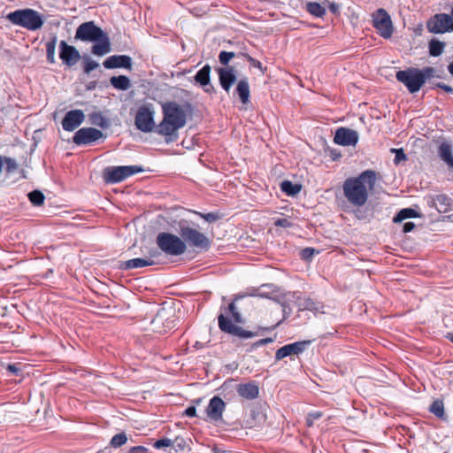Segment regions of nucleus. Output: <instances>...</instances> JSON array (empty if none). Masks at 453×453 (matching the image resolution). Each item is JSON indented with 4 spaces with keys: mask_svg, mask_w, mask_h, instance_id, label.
<instances>
[{
    "mask_svg": "<svg viewBox=\"0 0 453 453\" xmlns=\"http://www.w3.org/2000/svg\"><path fill=\"white\" fill-rule=\"evenodd\" d=\"M376 181L377 173L373 170H365L357 177L348 178L342 185L344 196L350 204L361 207L368 200V189H373Z\"/></svg>",
    "mask_w": 453,
    "mask_h": 453,
    "instance_id": "f257e3e1",
    "label": "nucleus"
},
{
    "mask_svg": "<svg viewBox=\"0 0 453 453\" xmlns=\"http://www.w3.org/2000/svg\"><path fill=\"white\" fill-rule=\"evenodd\" d=\"M74 39L83 42H92L91 53L95 56H104L111 51L109 35L94 21H86L78 26Z\"/></svg>",
    "mask_w": 453,
    "mask_h": 453,
    "instance_id": "f03ea898",
    "label": "nucleus"
},
{
    "mask_svg": "<svg viewBox=\"0 0 453 453\" xmlns=\"http://www.w3.org/2000/svg\"><path fill=\"white\" fill-rule=\"evenodd\" d=\"M232 319L236 324H243L245 319L237 310L234 301L231 302L227 308H225V313L221 312L218 316V325L221 332L242 339H249L257 335L256 332L245 330L242 327L233 324Z\"/></svg>",
    "mask_w": 453,
    "mask_h": 453,
    "instance_id": "7ed1b4c3",
    "label": "nucleus"
},
{
    "mask_svg": "<svg viewBox=\"0 0 453 453\" xmlns=\"http://www.w3.org/2000/svg\"><path fill=\"white\" fill-rule=\"evenodd\" d=\"M6 19L12 25L28 31H36L42 28L44 22L42 14L30 8L15 10L8 13Z\"/></svg>",
    "mask_w": 453,
    "mask_h": 453,
    "instance_id": "20e7f679",
    "label": "nucleus"
},
{
    "mask_svg": "<svg viewBox=\"0 0 453 453\" xmlns=\"http://www.w3.org/2000/svg\"><path fill=\"white\" fill-rule=\"evenodd\" d=\"M187 220L181 219L177 220L175 215L172 214V227H176L178 225L180 228V234L183 240L190 246L196 247L201 250H208L211 246V241L203 234L199 231L186 226Z\"/></svg>",
    "mask_w": 453,
    "mask_h": 453,
    "instance_id": "39448f33",
    "label": "nucleus"
},
{
    "mask_svg": "<svg viewBox=\"0 0 453 453\" xmlns=\"http://www.w3.org/2000/svg\"><path fill=\"white\" fill-rule=\"evenodd\" d=\"M142 171L139 165L110 166L104 171V180L110 184L119 183Z\"/></svg>",
    "mask_w": 453,
    "mask_h": 453,
    "instance_id": "423d86ee",
    "label": "nucleus"
},
{
    "mask_svg": "<svg viewBox=\"0 0 453 453\" xmlns=\"http://www.w3.org/2000/svg\"><path fill=\"white\" fill-rule=\"evenodd\" d=\"M419 68L409 67L396 72L395 78L403 83L411 94L419 91L424 85Z\"/></svg>",
    "mask_w": 453,
    "mask_h": 453,
    "instance_id": "0eeeda50",
    "label": "nucleus"
},
{
    "mask_svg": "<svg viewBox=\"0 0 453 453\" xmlns=\"http://www.w3.org/2000/svg\"><path fill=\"white\" fill-rule=\"evenodd\" d=\"M193 106L190 103L178 104L172 102V142H173L174 131L183 127L188 117L193 114Z\"/></svg>",
    "mask_w": 453,
    "mask_h": 453,
    "instance_id": "6e6552de",
    "label": "nucleus"
},
{
    "mask_svg": "<svg viewBox=\"0 0 453 453\" xmlns=\"http://www.w3.org/2000/svg\"><path fill=\"white\" fill-rule=\"evenodd\" d=\"M372 25L381 37L388 39L392 36V20L385 9L380 8L372 14Z\"/></svg>",
    "mask_w": 453,
    "mask_h": 453,
    "instance_id": "1a4fd4ad",
    "label": "nucleus"
},
{
    "mask_svg": "<svg viewBox=\"0 0 453 453\" xmlns=\"http://www.w3.org/2000/svg\"><path fill=\"white\" fill-rule=\"evenodd\" d=\"M134 123L137 129L142 132L148 133L152 131L155 123L154 110L151 104H144L137 110Z\"/></svg>",
    "mask_w": 453,
    "mask_h": 453,
    "instance_id": "9d476101",
    "label": "nucleus"
},
{
    "mask_svg": "<svg viewBox=\"0 0 453 453\" xmlns=\"http://www.w3.org/2000/svg\"><path fill=\"white\" fill-rule=\"evenodd\" d=\"M451 16L447 13H437L426 21V29L432 34L452 32L450 27Z\"/></svg>",
    "mask_w": 453,
    "mask_h": 453,
    "instance_id": "9b49d317",
    "label": "nucleus"
},
{
    "mask_svg": "<svg viewBox=\"0 0 453 453\" xmlns=\"http://www.w3.org/2000/svg\"><path fill=\"white\" fill-rule=\"evenodd\" d=\"M311 344V341H299L293 343L286 344L280 349H278L275 352V360L280 361L287 357H289L290 359H293V356H299L303 353L308 347Z\"/></svg>",
    "mask_w": 453,
    "mask_h": 453,
    "instance_id": "f8f14e48",
    "label": "nucleus"
},
{
    "mask_svg": "<svg viewBox=\"0 0 453 453\" xmlns=\"http://www.w3.org/2000/svg\"><path fill=\"white\" fill-rule=\"evenodd\" d=\"M58 47L59 58L65 66L72 67L81 60V56L74 46L69 45L65 41H60Z\"/></svg>",
    "mask_w": 453,
    "mask_h": 453,
    "instance_id": "ddd939ff",
    "label": "nucleus"
},
{
    "mask_svg": "<svg viewBox=\"0 0 453 453\" xmlns=\"http://www.w3.org/2000/svg\"><path fill=\"white\" fill-rule=\"evenodd\" d=\"M103 136V132L96 128L82 127L74 134L73 142L76 145H87L96 142Z\"/></svg>",
    "mask_w": 453,
    "mask_h": 453,
    "instance_id": "4468645a",
    "label": "nucleus"
},
{
    "mask_svg": "<svg viewBox=\"0 0 453 453\" xmlns=\"http://www.w3.org/2000/svg\"><path fill=\"white\" fill-rule=\"evenodd\" d=\"M358 138V133L356 130L342 127L335 131L334 142L342 146H355Z\"/></svg>",
    "mask_w": 453,
    "mask_h": 453,
    "instance_id": "2eb2a0df",
    "label": "nucleus"
},
{
    "mask_svg": "<svg viewBox=\"0 0 453 453\" xmlns=\"http://www.w3.org/2000/svg\"><path fill=\"white\" fill-rule=\"evenodd\" d=\"M85 119V114L81 110H72L65 113L62 119L64 130L72 132L75 130Z\"/></svg>",
    "mask_w": 453,
    "mask_h": 453,
    "instance_id": "dca6fc26",
    "label": "nucleus"
},
{
    "mask_svg": "<svg viewBox=\"0 0 453 453\" xmlns=\"http://www.w3.org/2000/svg\"><path fill=\"white\" fill-rule=\"evenodd\" d=\"M226 408L225 402L218 395L213 396L206 407V414L211 421L218 422L222 419Z\"/></svg>",
    "mask_w": 453,
    "mask_h": 453,
    "instance_id": "f3484780",
    "label": "nucleus"
},
{
    "mask_svg": "<svg viewBox=\"0 0 453 453\" xmlns=\"http://www.w3.org/2000/svg\"><path fill=\"white\" fill-rule=\"evenodd\" d=\"M221 88L228 93L233 84L236 81V74L234 66L219 67L216 69Z\"/></svg>",
    "mask_w": 453,
    "mask_h": 453,
    "instance_id": "a211bd4d",
    "label": "nucleus"
},
{
    "mask_svg": "<svg viewBox=\"0 0 453 453\" xmlns=\"http://www.w3.org/2000/svg\"><path fill=\"white\" fill-rule=\"evenodd\" d=\"M235 390L238 395L245 400H254L257 398L259 395V386L255 380L237 384Z\"/></svg>",
    "mask_w": 453,
    "mask_h": 453,
    "instance_id": "6ab92c4d",
    "label": "nucleus"
},
{
    "mask_svg": "<svg viewBox=\"0 0 453 453\" xmlns=\"http://www.w3.org/2000/svg\"><path fill=\"white\" fill-rule=\"evenodd\" d=\"M211 65L206 64L194 76V81L198 84L205 93H211L214 88L211 83Z\"/></svg>",
    "mask_w": 453,
    "mask_h": 453,
    "instance_id": "aec40b11",
    "label": "nucleus"
},
{
    "mask_svg": "<svg viewBox=\"0 0 453 453\" xmlns=\"http://www.w3.org/2000/svg\"><path fill=\"white\" fill-rule=\"evenodd\" d=\"M103 65L106 69L125 68L130 70L132 58L127 55H112L104 61Z\"/></svg>",
    "mask_w": 453,
    "mask_h": 453,
    "instance_id": "412c9836",
    "label": "nucleus"
},
{
    "mask_svg": "<svg viewBox=\"0 0 453 453\" xmlns=\"http://www.w3.org/2000/svg\"><path fill=\"white\" fill-rule=\"evenodd\" d=\"M164 118L159 126L157 127V133L165 135L166 142L170 141V102H165L162 105Z\"/></svg>",
    "mask_w": 453,
    "mask_h": 453,
    "instance_id": "4be33fe9",
    "label": "nucleus"
},
{
    "mask_svg": "<svg viewBox=\"0 0 453 453\" xmlns=\"http://www.w3.org/2000/svg\"><path fill=\"white\" fill-rule=\"evenodd\" d=\"M437 154L439 158L445 163L448 168L453 171V148L448 142H442L439 144Z\"/></svg>",
    "mask_w": 453,
    "mask_h": 453,
    "instance_id": "5701e85b",
    "label": "nucleus"
},
{
    "mask_svg": "<svg viewBox=\"0 0 453 453\" xmlns=\"http://www.w3.org/2000/svg\"><path fill=\"white\" fill-rule=\"evenodd\" d=\"M190 212H193L195 214H197L202 219H205L207 222H215L220 219V216L218 212H209V213H202L198 211H188L182 207H177V206H172V213H176L175 217L179 218L180 216H185L186 214H188Z\"/></svg>",
    "mask_w": 453,
    "mask_h": 453,
    "instance_id": "b1692460",
    "label": "nucleus"
},
{
    "mask_svg": "<svg viewBox=\"0 0 453 453\" xmlns=\"http://www.w3.org/2000/svg\"><path fill=\"white\" fill-rule=\"evenodd\" d=\"M298 306L302 310H307L312 311L314 314L325 313L324 304L310 297L298 298Z\"/></svg>",
    "mask_w": 453,
    "mask_h": 453,
    "instance_id": "393cba45",
    "label": "nucleus"
},
{
    "mask_svg": "<svg viewBox=\"0 0 453 453\" xmlns=\"http://www.w3.org/2000/svg\"><path fill=\"white\" fill-rule=\"evenodd\" d=\"M155 264V261L151 258H133L127 260L122 263L121 269L123 270H132L136 268H142L149 265H152Z\"/></svg>",
    "mask_w": 453,
    "mask_h": 453,
    "instance_id": "a878e982",
    "label": "nucleus"
},
{
    "mask_svg": "<svg viewBox=\"0 0 453 453\" xmlns=\"http://www.w3.org/2000/svg\"><path fill=\"white\" fill-rule=\"evenodd\" d=\"M235 92L243 104L249 103L250 92L248 78H242L237 82Z\"/></svg>",
    "mask_w": 453,
    "mask_h": 453,
    "instance_id": "bb28decb",
    "label": "nucleus"
},
{
    "mask_svg": "<svg viewBox=\"0 0 453 453\" xmlns=\"http://www.w3.org/2000/svg\"><path fill=\"white\" fill-rule=\"evenodd\" d=\"M111 85L119 90H127L131 87L130 79L125 75L112 76L110 79Z\"/></svg>",
    "mask_w": 453,
    "mask_h": 453,
    "instance_id": "cd10ccee",
    "label": "nucleus"
},
{
    "mask_svg": "<svg viewBox=\"0 0 453 453\" xmlns=\"http://www.w3.org/2000/svg\"><path fill=\"white\" fill-rule=\"evenodd\" d=\"M418 217H420V214L416 210L412 208H403L395 214V216L393 218V222L401 223L405 219Z\"/></svg>",
    "mask_w": 453,
    "mask_h": 453,
    "instance_id": "c85d7f7f",
    "label": "nucleus"
},
{
    "mask_svg": "<svg viewBox=\"0 0 453 453\" xmlns=\"http://www.w3.org/2000/svg\"><path fill=\"white\" fill-rule=\"evenodd\" d=\"M305 10L315 18H323L326 13V8L317 2H307L305 4Z\"/></svg>",
    "mask_w": 453,
    "mask_h": 453,
    "instance_id": "c756f323",
    "label": "nucleus"
},
{
    "mask_svg": "<svg viewBox=\"0 0 453 453\" xmlns=\"http://www.w3.org/2000/svg\"><path fill=\"white\" fill-rule=\"evenodd\" d=\"M434 200L437 203V211L441 213L448 212L453 203V200L446 194L437 195Z\"/></svg>",
    "mask_w": 453,
    "mask_h": 453,
    "instance_id": "7c9ffc66",
    "label": "nucleus"
},
{
    "mask_svg": "<svg viewBox=\"0 0 453 453\" xmlns=\"http://www.w3.org/2000/svg\"><path fill=\"white\" fill-rule=\"evenodd\" d=\"M446 44L445 42L433 38L428 42V51L430 56L432 57H439L441 56L445 48Z\"/></svg>",
    "mask_w": 453,
    "mask_h": 453,
    "instance_id": "2f4dec72",
    "label": "nucleus"
},
{
    "mask_svg": "<svg viewBox=\"0 0 453 453\" xmlns=\"http://www.w3.org/2000/svg\"><path fill=\"white\" fill-rule=\"evenodd\" d=\"M58 42L57 35H52L50 39L46 42V58L48 63L50 64H55L56 63V58H55V49Z\"/></svg>",
    "mask_w": 453,
    "mask_h": 453,
    "instance_id": "473e14b6",
    "label": "nucleus"
},
{
    "mask_svg": "<svg viewBox=\"0 0 453 453\" xmlns=\"http://www.w3.org/2000/svg\"><path fill=\"white\" fill-rule=\"evenodd\" d=\"M301 188L300 184L293 183L290 180H283L280 183L281 191L290 196L297 195L300 192Z\"/></svg>",
    "mask_w": 453,
    "mask_h": 453,
    "instance_id": "72a5a7b5",
    "label": "nucleus"
},
{
    "mask_svg": "<svg viewBox=\"0 0 453 453\" xmlns=\"http://www.w3.org/2000/svg\"><path fill=\"white\" fill-rule=\"evenodd\" d=\"M89 121L92 125L97 126L102 128H106L109 126V120L102 112L94 111L88 115Z\"/></svg>",
    "mask_w": 453,
    "mask_h": 453,
    "instance_id": "f704fd0d",
    "label": "nucleus"
},
{
    "mask_svg": "<svg viewBox=\"0 0 453 453\" xmlns=\"http://www.w3.org/2000/svg\"><path fill=\"white\" fill-rule=\"evenodd\" d=\"M186 250V244L180 238L172 234V256H178Z\"/></svg>",
    "mask_w": 453,
    "mask_h": 453,
    "instance_id": "c9c22d12",
    "label": "nucleus"
},
{
    "mask_svg": "<svg viewBox=\"0 0 453 453\" xmlns=\"http://www.w3.org/2000/svg\"><path fill=\"white\" fill-rule=\"evenodd\" d=\"M157 246L165 253H170V233H160L157 237Z\"/></svg>",
    "mask_w": 453,
    "mask_h": 453,
    "instance_id": "e433bc0d",
    "label": "nucleus"
},
{
    "mask_svg": "<svg viewBox=\"0 0 453 453\" xmlns=\"http://www.w3.org/2000/svg\"><path fill=\"white\" fill-rule=\"evenodd\" d=\"M429 411L437 418H444L445 417L444 404L441 400L434 401L429 407Z\"/></svg>",
    "mask_w": 453,
    "mask_h": 453,
    "instance_id": "4c0bfd02",
    "label": "nucleus"
},
{
    "mask_svg": "<svg viewBox=\"0 0 453 453\" xmlns=\"http://www.w3.org/2000/svg\"><path fill=\"white\" fill-rule=\"evenodd\" d=\"M29 201L35 206L42 205L44 202V195L39 190H33L28 194Z\"/></svg>",
    "mask_w": 453,
    "mask_h": 453,
    "instance_id": "58836bf2",
    "label": "nucleus"
},
{
    "mask_svg": "<svg viewBox=\"0 0 453 453\" xmlns=\"http://www.w3.org/2000/svg\"><path fill=\"white\" fill-rule=\"evenodd\" d=\"M172 449H173L175 451H184L186 449H189L186 440L180 436L175 437V439L172 441Z\"/></svg>",
    "mask_w": 453,
    "mask_h": 453,
    "instance_id": "ea45409f",
    "label": "nucleus"
},
{
    "mask_svg": "<svg viewBox=\"0 0 453 453\" xmlns=\"http://www.w3.org/2000/svg\"><path fill=\"white\" fill-rule=\"evenodd\" d=\"M127 441V436L124 432H122V433L115 434L111 438L110 444L113 448H119L122 445H124Z\"/></svg>",
    "mask_w": 453,
    "mask_h": 453,
    "instance_id": "a19ab883",
    "label": "nucleus"
},
{
    "mask_svg": "<svg viewBox=\"0 0 453 453\" xmlns=\"http://www.w3.org/2000/svg\"><path fill=\"white\" fill-rule=\"evenodd\" d=\"M420 76L423 78V83L425 84L426 81L431 78L437 77L436 76V70L434 67L431 66H426L422 69H419Z\"/></svg>",
    "mask_w": 453,
    "mask_h": 453,
    "instance_id": "79ce46f5",
    "label": "nucleus"
},
{
    "mask_svg": "<svg viewBox=\"0 0 453 453\" xmlns=\"http://www.w3.org/2000/svg\"><path fill=\"white\" fill-rule=\"evenodd\" d=\"M83 72L89 74L93 70L99 66V64L88 57L83 58Z\"/></svg>",
    "mask_w": 453,
    "mask_h": 453,
    "instance_id": "37998d69",
    "label": "nucleus"
},
{
    "mask_svg": "<svg viewBox=\"0 0 453 453\" xmlns=\"http://www.w3.org/2000/svg\"><path fill=\"white\" fill-rule=\"evenodd\" d=\"M319 251L314 248H304L300 252V257L303 260L311 261L315 254H319Z\"/></svg>",
    "mask_w": 453,
    "mask_h": 453,
    "instance_id": "c03bdc74",
    "label": "nucleus"
},
{
    "mask_svg": "<svg viewBox=\"0 0 453 453\" xmlns=\"http://www.w3.org/2000/svg\"><path fill=\"white\" fill-rule=\"evenodd\" d=\"M250 417H251L252 420H250V419L246 420L247 427L255 426L257 422H260L264 418L263 414H261L260 412L256 411H250Z\"/></svg>",
    "mask_w": 453,
    "mask_h": 453,
    "instance_id": "a18cd8bd",
    "label": "nucleus"
},
{
    "mask_svg": "<svg viewBox=\"0 0 453 453\" xmlns=\"http://www.w3.org/2000/svg\"><path fill=\"white\" fill-rule=\"evenodd\" d=\"M235 57L233 51H221L219 55V63L223 65H227L229 61Z\"/></svg>",
    "mask_w": 453,
    "mask_h": 453,
    "instance_id": "49530a36",
    "label": "nucleus"
},
{
    "mask_svg": "<svg viewBox=\"0 0 453 453\" xmlns=\"http://www.w3.org/2000/svg\"><path fill=\"white\" fill-rule=\"evenodd\" d=\"M391 152L395 154L394 164L398 165L400 162L407 159L406 154L403 150L401 149H391Z\"/></svg>",
    "mask_w": 453,
    "mask_h": 453,
    "instance_id": "de8ad7c7",
    "label": "nucleus"
},
{
    "mask_svg": "<svg viewBox=\"0 0 453 453\" xmlns=\"http://www.w3.org/2000/svg\"><path fill=\"white\" fill-rule=\"evenodd\" d=\"M3 161L7 173H12L18 168V165L13 158L4 157Z\"/></svg>",
    "mask_w": 453,
    "mask_h": 453,
    "instance_id": "09e8293b",
    "label": "nucleus"
},
{
    "mask_svg": "<svg viewBox=\"0 0 453 453\" xmlns=\"http://www.w3.org/2000/svg\"><path fill=\"white\" fill-rule=\"evenodd\" d=\"M274 225L282 228H289L293 226V223L287 218H280L274 221Z\"/></svg>",
    "mask_w": 453,
    "mask_h": 453,
    "instance_id": "8fccbe9b",
    "label": "nucleus"
},
{
    "mask_svg": "<svg viewBox=\"0 0 453 453\" xmlns=\"http://www.w3.org/2000/svg\"><path fill=\"white\" fill-rule=\"evenodd\" d=\"M273 340L270 337L268 338H264V339H260L258 341H257L256 342L252 343V345L250 346V349L249 351H252L261 346H264V345H266V344H269L271 342H273Z\"/></svg>",
    "mask_w": 453,
    "mask_h": 453,
    "instance_id": "3c124183",
    "label": "nucleus"
},
{
    "mask_svg": "<svg viewBox=\"0 0 453 453\" xmlns=\"http://www.w3.org/2000/svg\"><path fill=\"white\" fill-rule=\"evenodd\" d=\"M153 446L156 449H161L163 447H170V439L164 438L161 440H157V441L154 442Z\"/></svg>",
    "mask_w": 453,
    "mask_h": 453,
    "instance_id": "603ef678",
    "label": "nucleus"
},
{
    "mask_svg": "<svg viewBox=\"0 0 453 453\" xmlns=\"http://www.w3.org/2000/svg\"><path fill=\"white\" fill-rule=\"evenodd\" d=\"M433 88H441V89L444 90L447 93H450V94L453 93V88L449 86V85H447V84H445V83H442V82L435 83Z\"/></svg>",
    "mask_w": 453,
    "mask_h": 453,
    "instance_id": "864d4df0",
    "label": "nucleus"
},
{
    "mask_svg": "<svg viewBox=\"0 0 453 453\" xmlns=\"http://www.w3.org/2000/svg\"><path fill=\"white\" fill-rule=\"evenodd\" d=\"M415 228V224L413 222L408 221L405 222L403 226V233H410Z\"/></svg>",
    "mask_w": 453,
    "mask_h": 453,
    "instance_id": "5fc2aeb1",
    "label": "nucleus"
},
{
    "mask_svg": "<svg viewBox=\"0 0 453 453\" xmlns=\"http://www.w3.org/2000/svg\"><path fill=\"white\" fill-rule=\"evenodd\" d=\"M328 9H329V11H330L333 14L337 15V14H339V13H340V11H339L340 7H339V5H338L336 3H334V2H333V3H328Z\"/></svg>",
    "mask_w": 453,
    "mask_h": 453,
    "instance_id": "6e6d98bb",
    "label": "nucleus"
},
{
    "mask_svg": "<svg viewBox=\"0 0 453 453\" xmlns=\"http://www.w3.org/2000/svg\"><path fill=\"white\" fill-rule=\"evenodd\" d=\"M147 450L143 446H134L129 449L128 453H145Z\"/></svg>",
    "mask_w": 453,
    "mask_h": 453,
    "instance_id": "4d7b16f0",
    "label": "nucleus"
},
{
    "mask_svg": "<svg viewBox=\"0 0 453 453\" xmlns=\"http://www.w3.org/2000/svg\"><path fill=\"white\" fill-rule=\"evenodd\" d=\"M196 409L195 406H189L184 411V414L188 417H195Z\"/></svg>",
    "mask_w": 453,
    "mask_h": 453,
    "instance_id": "13d9d810",
    "label": "nucleus"
},
{
    "mask_svg": "<svg viewBox=\"0 0 453 453\" xmlns=\"http://www.w3.org/2000/svg\"><path fill=\"white\" fill-rule=\"evenodd\" d=\"M248 61L250 62V65H252L254 67L256 68H259L261 69L262 68V64L260 61L258 60H256L255 58H253L252 57L250 56H248Z\"/></svg>",
    "mask_w": 453,
    "mask_h": 453,
    "instance_id": "bf43d9fd",
    "label": "nucleus"
},
{
    "mask_svg": "<svg viewBox=\"0 0 453 453\" xmlns=\"http://www.w3.org/2000/svg\"><path fill=\"white\" fill-rule=\"evenodd\" d=\"M329 155L333 160H337L342 157V154L338 152L336 150H329Z\"/></svg>",
    "mask_w": 453,
    "mask_h": 453,
    "instance_id": "052dcab7",
    "label": "nucleus"
},
{
    "mask_svg": "<svg viewBox=\"0 0 453 453\" xmlns=\"http://www.w3.org/2000/svg\"><path fill=\"white\" fill-rule=\"evenodd\" d=\"M181 302L178 299H172V308L180 311Z\"/></svg>",
    "mask_w": 453,
    "mask_h": 453,
    "instance_id": "680f3d73",
    "label": "nucleus"
},
{
    "mask_svg": "<svg viewBox=\"0 0 453 453\" xmlns=\"http://www.w3.org/2000/svg\"><path fill=\"white\" fill-rule=\"evenodd\" d=\"M313 420H317L321 418L322 413L320 411H314L308 414Z\"/></svg>",
    "mask_w": 453,
    "mask_h": 453,
    "instance_id": "e2e57ef3",
    "label": "nucleus"
},
{
    "mask_svg": "<svg viewBox=\"0 0 453 453\" xmlns=\"http://www.w3.org/2000/svg\"><path fill=\"white\" fill-rule=\"evenodd\" d=\"M8 370L10 372H12V373H14V374H17L18 372H19V369L17 368V366L15 365H8Z\"/></svg>",
    "mask_w": 453,
    "mask_h": 453,
    "instance_id": "0e129e2a",
    "label": "nucleus"
},
{
    "mask_svg": "<svg viewBox=\"0 0 453 453\" xmlns=\"http://www.w3.org/2000/svg\"><path fill=\"white\" fill-rule=\"evenodd\" d=\"M313 422H314V420L311 417L307 416V418H306L307 426H311L313 425Z\"/></svg>",
    "mask_w": 453,
    "mask_h": 453,
    "instance_id": "69168bd1",
    "label": "nucleus"
},
{
    "mask_svg": "<svg viewBox=\"0 0 453 453\" xmlns=\"http://www.w3.org/2000/svg\"><path fill=\"white\" fill-rule=\"evenodd\" d=\"M447 339H449L451 342H453V334L449 333L447 334Z\"/></svg>",
    "mask_w": 453,
    "mask_h": 453,
    "instance_id": "338daca9",
    "label": "nucleus"
},
{
    "mask_svg": "<svg viewBox=\"0 0 453 453\" xmlns=\"http://www.w3.org/2000/svg\"><path fill=\"white\" fill-rule=\"evenodd\" d=\"M451 21H450V28H451V31H453V8H452V11H451Z\"/></svg>",
    "mask_w": 453,
    "mask_h": 453,
    "instance_id": "774afa93",
    "label": "nucleus"
}]
</instances>
